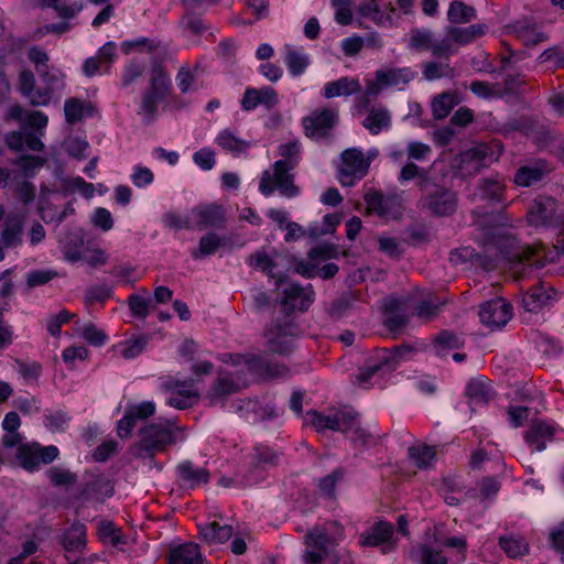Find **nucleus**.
Returning <instances> with one entry per match:
<instances>
[{
  "label": "nucleus",
  "mask_w": 564,
  "mask_h": 564,
  "mask_svg": "<svg viewBox=\"0 0 564 564\" xmlns=\"http://www.w3.org/2000/svg\"><path fill=\"white\" fill-rule=\"evenodd\" d=\"M511 316V305L500 297L485 302L479 308L480 322L492 329L505 326Z\"/></svg>",
  "instance_id": "16"
},
{
  "label": "nucleus",
  "mask_w": 564,
  "mask_h": 564,
  "mask_svg": "<svg viewBox=\"0 0 564 564\" xmlns=\"http://www.w3.org/2000/svg\"><path fill=\"white\" fill-rule=\"evenodd\" d=\"M245 386L246 383L242 382L235 373L220 375L212 389L210 398L215 400L217 398L231 394Z\"/></svg>",
  "instance_id": "41"
},
{
  "label": "nucleus",
  "mask_w": 564,
  "mask_h": 564,
  "mask_svg": "<svg viewBox=\"0 0 564 564\" xmlns=\"http://www.w3.org/2000/svg\"><path fill=\"white\" fill-rule=\"evenodd\" d=\"M142 292L144 295L131 294L128 297V305L134 317L145 319L149 315L151 299L147 296L148 291L145 289Z\"/></svg>",
  "instance_id": "52"
},
{
  "label": "nucleus",
  "mask_w": 564,
  "mask_h": 564,
  "mask_svg": "<svg viewBox=\"0 0 564 564\" xmlns=\"http://www.w3.org/2000/svg\"><path fill=\"white\" fill-rule=\"evenodd\" d=\"M278 154L281 158V167L293 171L302 159V148L297 140L288 141L278 147Z\"/></svg>",
  "instance_id": "38"
},
{
  "label": "nucleus",
  "mask_w": 564,
  "mask_h": 564,
  "mask_svg": "<svg viewBox=\"0 0 564 564\" xmlns=\"http://www.w3.org/2000/svg\"><path fill=\"white\" fill-rule=\"evenodd\" d=\"M391 124V113L381 105L371 107L362 121V126L373 135L388 131Z\"/></svg>",
  "instance_id": "28"
},
{
  "label": "nucleus",
  "mask_w": 564,
  "mask_h": 564,
  "mask_svg": "<svg viewBox=\"0 0 564 564\" xmlns=\"http://www.w3.org/2000/svg\"><path fill=\"white\" fill-rule=\"evenodd\" d=\"M351 423L352 424H351V427H349V432H347L345 434L356 445H360V446L367 445L370 442V440L372 438V435L360 426L357 414H355L352 412H351Z\"/></svg>",
  "instance_id": "58"
},
{
  "label": "nucleus",
  "mask_w": 564,
  "mask_h": 564,
  "mask_svg": "<svg viewBox=\"0 0 564 564\" xmlns=\"http://www.w3.org/2000/svg\"><path fill=\"white\" fill-rule=\"evenodd\" d=\"M58 453V448L54 445L41 446L37 443H28L19 446L17 459L23 469L34 471L41 464H50L55 460Z\"/></svg>",
  "instance_id": "11"
},
{
  "label": "nucleus",
  "mask_w": 564,
  "mask_h": 564,
  "mask_svg": "<svg viewBox=\"0 0 564 564\" xmlns=\"http://www.w3.org/2000/svg\"><path fill=\"white\" fill-rule=\"evenodd\" d=\"M98 535L101 541L110 543L111 545H118L123 542L118 528L109 521L100 522L98 527Z\"/></svg>",
  "instance_id": "63"
},
{
  "label": "nucleus",
  "mask_w": 564,
  "mask_h": 564,
  "mask_svg": "<svg viewBox=\"0 0 564 564\" xmlns=\"http://www.w3.org/2000/svg\"><path fill=\"white\" fill-rule=\"evenodd\" d=\"M172 89L170 76L162 68H153L148 86L142 90L138 104L137 115L145 124L153 123Z\"/></svg>",
  "instance_id": "1"
},
{
  "label": "nucleus",
  "mask_w": 564,
  "mask_h": 564,
  "mask_svg": "<svg viewBox=\"0 0 564 564\" xmlns=\"http://www.w3.org/2000/svg\"><path fill=\"white\" fill-rule=\"evenodd\" d=\"M335 9V21L340 25H348L352 21V0H332Z\"/></svg>",
  "instance_id": "59"
},
{
  "label": "nucleus",
  "mask_w": 564,
  "mask_h": 564,
  "mask_svg": "<svg viewBox=\"0 0 564 564\" xmlns=\"http://www.w3.org/2000/svg\"><path fill=\"white\" fill-rule=\"evenodd\" d=\"M141 446L148 453L164 449L176 441L177 432L171 421L159 422L143 427L140 432Z\"/></svg>",
  "instance_id": "9"
},
{
  "label": "nucleus",
  "mask_w": 564,
  "mask_h": 564,
  "mask_svg": "<svg viewBox=\"0 0 564 564\" xmlns=\"http://www.w3.org/2000/svg\"><path fill=\"white\" fill-rule=\"evenodd\" d=\"M169 564H203V556L195 543H184L171 549Z\"/></svg>",
  "instance_id": "30"
},
{
  "label": "nucleus",
  "mask_w": 564,
  "mask_h": 564,
  "mask_svg": "<svg viewBox=\"0 0 564 564\" xmlns=\"http://www.w3.org/2000/svg\"><path fill=\"white\" fill-rule=\"evenodd\" d=\"M414 77L415 73L410 67L378 69L375 78L367 82L360 104L367 107L369 99L379 95L384 88L404 86Z\"/></svg>",
  "instance_id": "5"
},
{
  "label": "nucleus",
  "mask_w": 564,
  "mask_h": 564,
  "mask_svg": "<svg viewBox=\"0 0 564 564\" xmlns=\"http://www.w3.org/2000/svg\"><path fill=\"white\" fill-rule=\"evenodd\" d=\"M176 476L182 486L189 489L205 485L209 480V473L207 469L195 466L189 460H184L177 465Z\"/></svg>",
  "instance_id": "23"
},
{
  "label": "nucleus",
  "mask_w": 564,
  "mask_h": 564,
  "mask_svg": "<svg viewBox=\"0 0 564 564\" xmlns=\"http://www.w3.org/2000/svg\"><path fill=\"white\" fill-rule=\"evenodd\" d=\"M243 360L247 369L250 372L259 375L264 378H282L289 372L288 368L283 365L272 364L254 356L239 357Z\"/></svg>",
  "instance_id": "25"
},
{
  "label": "nucleus",
  "mask_w": 564,
  "mask_h": 564,
  "mask_svg": "<svg viewBox=\"0 0 564 564\" xmlns=\"http://www.w3.org/2000/svg\"><path fill=\"white\" fill-rule=\"evenodd\" d=\"M281 162H274L269 169L264 170L259 178V192L270 197L278 193L285 198H294L300 195L301 189L294 183L292 171L281 167Z\"/></svg>",
  "instance_id": "4"
},
{
  "label": "nucleus",
  "mask_w": 564,
  "mask_h": 564,
  "mask_svg": "<svg viewBox=\"0 0 564 564\" xmlns=\"http://www.w3.org/2000/svg\"><path fill=\"white\" fill-rule=\"evenodd\" d=\"M37 74L44 84V86L41 87V91H44L48 95L50 102L55 95L63 91L65 87L64 74L54 67H48Z\"/></svg>",
  "instance_id": "35"
},
{
  "label": "nucleus",
  "mask_w": 564,
  "mask_h": 564,
  "mask_svg": "<svg viewBox=\"0 0 564 564\" xmlns=\"http://www.w3.org/2000/svg\"><path fill=\"white\" fill-rule=\"evenodd\" d=\"M369 170V161L360 149L351 148L341 153V162L338 169V181L343 186H352L360 181Z\"/></svg>",
  "instance_id": "8"
},
{
  "label": "nucleus",
  "mask_w": 564,
  "mask_h": 564,
  "mask_svg": "<svg viewBox=\"0 0 564 564\" xmlns=\"http://www.w3.org/2000/svg\"><path fill=\"white\" fill-rule=\"evenodd\" d=\"M80 336L90 345L100 347L106 344L107 335L104 330L88 323L80 328Z\"/></svg>",
  "instance_id": "62"
},
{
  "label": "nucleus",
  "mask_w": 564,
  "mask_h": 564,
  "mask_svg": "<svg viewBox=\"0 0 564 564\" xmlns=\"http://www.w3.org/2000/svg\"><path fill=\"white\" fill-rule=\"evenodd\" d=\"M87 110V104L77 98H69L64 105L65 119L69 124L80 121Z\"/></svg>",
  "instance_id": "54"
},
{
  "label": "nucleus",
  "mask_w": 564,
  "mask_h": 564,
  "mask_svg": "<svg viewBox=\"0 0 564 564\" xmlns=\"http://www.w3.org/2000/svg\"><path fill=\"white\" fill-rule=\"evenodd\" d=\"M130 180L135 187L144 188L153 183L154 174L147 166L135 165L132 169Z\"/></svg>",
  "instance_id": "64"
},
{
  "label": "nucleus",
  "mask_w": 564,
  "mask_h": 564,
  "mask_svg": "<svg viewBox=\"0 0 564 564\" xmlns=\"http://www.w3.org/2000/svg\"><path fill=\"white\" fill-rule=\"evenodd\" d=\"M338 111L335 108L314 110L303 119L305 134L312 139L324 138L336 124Z\"/></svg>",
  "instance_id": "12"
},
{
  "label": "nucleus",
  "mask_w": 564,
  "mask_h": 564,
  "mask_svg": "<svg viewBox=\"0 0 564 564\" xmlns=\"http://www.w3.org/2000/svg\"><path fill=\"white\" fill-rule=\"evenodd\" d=\"M393 535V525L388 522H378L368 532L359 536V543L362 546H382V553H389L393 550L391 542Z\"/></svg>",
  "instance_id": "18"
},
{
  "label": "nucleus",
  "mask_w": 564,
  "mask_h": 564,
  "mask_svg": "<svg viewBox=\"0 0 564 564\" xmlns=\"http://www.w3.org/2000/svg\"><path fill=\"white\" fill-rule=\"evenodd\" d=\"M499 154V144H478L458 155L457 167L463 176H469L498 160Z\"/></svg>",
  "instance_id": "6"
},
{
  "label": "nucleus",
  "mask_w": 564,
  "mask_h": 564,
  "mask_svg": "<svg viewBox=\"0 0 564 564\" xmlns=\"http://www.w3.org/2000/svg\"><path fill=\"white\" fill-rule=\"evenodd\" d=\"M296 334L297 327L291 322L272 325L265 333L269 349L281 355L291 352Z\"/></svg>",
  "instance_id": "14"
},
{
  "label": "nucleus",
  "mask_w": 564,
  "mask_h": 564,
  "mask_svg": "<svg viewBox=\"0 0 564 564\" xmlns=\"http://www.w3.org/2000/svg\"><path fill=\"white\" fill-rule=\"evenodd\" d=\"M394 11L395 9L391 4L383 11L379 0H365L358 7V13L364 18L370 19L377 26H395Z\"/></svg>",
  "instance_id": "20"
},
{
  "label": "nucleus",
  "mask_w": 564,
  "mask_h": 564,
  "mask_svg": "<svg viewBox=\"0 0 564 564\" xmlns=\"http://www.w3.org/2000/svg\"><path fill=\"white\" fill-rule=\"evenodd\" d=\"M161 387L169 392L166 404L172 408L184 410L198 402L199 394L193 380L180 381L169 378L162 382Z\"/></svg>",
  "instance_id": "10"
},
{
  "label": "nucleus",
  "mask_w": 564,
  "mask_h": 564,
  "mask_svg": "<svg viewBox=\"0 0 564 564\" xmlns=\"http://www.w3.org/2000/svg\"><path fill=\"white\" fill-rule=\"evenodd\" d=\"M433 40V33L430 30L415 29L410 33L409 45L415 50H426L431 52Z\"/></svg>",
  "instance_id": "55"
},
{
  "label": "nucleus",
  "mask_w": 564,
  "mask_h": 564,
  "mask_svg": "<svg viewBox=\"0 0 564 564\" xmlns=\"http://www.w3.org/2000/svg\"><path fill=\"white\" fill-rule=\"evenodd\" d=\"M278 94L275 89L270 86H265L260 89L247 88L241 100V107L246 111L253 110L258 106L272 109L278 105Z\"/></svg>",
  "instance_id": "19"
},
{
  "label": "nucleus",
  "mask_w": 564,
  "mask_h": 564,
  "mask_svg": "<svg viewBox=\"0 0 564 564\" xmlns=\"http://www.w3.org/2000/svg\"><path fill=\"white\" fill-rule=\"evenodd\" d=\"M145 337H132L127 340L120 341L115 346L117 355L124 359H133L139 356L147 346Z\"/></svg>",
  "instance_id": "49"
},
{
  "label": "nucleus",
  "mask_w": 564,
  "mask_h": 564,
  "mask_svg": "<svg viewBox=\"0 0 564 564\" xmlns=\"http://www.w3.org/2000/svg\"><path fill=\"white\" fill-rule=\"evenodd\" d=\"M145 64L139 61H130L122 70V86L128 87L142 76Z\"/></svg>",
  "instance_id": "61"
},
{
  "label": "nucleus",
  "mask_w": 564,
  "mask_h": 564,
  "mask_svg": "<svg viewBox=\"0 0 564 564\" xmlns=\"http://www.w3.org/2000/svg\"><path fill=\"white\" fill-rule=\"evenodd\" d=\"M412 349L408 346H399L393 350L379 349L371 354L362 368L356 375V382L368 388L371 378L382 376L394 370L402 361H405Z\"/></svg>",
  "instance_id": "3"
},
{
  "label": "nucleus",
  "mask_w": 564,
  "mask_h": 564,
  "mask_svg": "<svg viewBox=\"0 0 564 564\" xmlns=\"http://www.w3.org/2000/svg\"><path fill=\"white\" fill-rule=\"evenodd\" d=\"M86 544V528L74 524L67 529L63 536V546L66 551H80Z\"/></svg>",
  "instance_id": "48"
},
{
  "label": "nucleus",
  "mask_w": 564,
  "mask_h": 564,
  "mask_svg": "<svg viewBox=\"0 0 564 564\" xmlns=\"http://www.w3.org/2000/svg\"><path fill=\"white\" fill-rule=\"evenodd\" d=\"M313 302L314 291L311 284L304 288L299 283L290 282L282 289L280 304L288 314L295 310L304 312Z\"/></svg>",
  "instance_id": "13"
},
{
  "label": "nucleus",
  "mask_w": 564,
  "mask_h": 564,
  "mask_svg": "<svg viewBox=\"0 0 564 564\" xmlns=\"http://www.w3.org/2000/svg\"><path fill=\"white\" fill-rule=\"evenodd\" d=\"M343 539V528L337 522L314 527L304 539L306 550L304 564H319L329 554L330 547Z\"/></svg>",
  "instance_id": "2"
},
{
  "label": "nucleus",
  "mask_w": 564,
  "mask_h": 564,
  "mask_svg": "<svg viewBox=\"0 0 564 564\" xmlns=\"http://www.w3.org/2000/svg\"><path fill=\"white\" fill-rule=\"evenodd\" d=\"M560 252H564V248L562 251H560L556 247L554 250H546L543 245H540L538 247H525L520 256L522 261L525 260L530 265H535L538 269H540L546 262L555 261Z\"/></svg>",
  "instance_id": "32"
},
{
  "label": "nucleus",
  "mask_w": 564,
  "mask_h": 564,
  "mask_svg": "<svg viewBox=\"0 0 564 564\" xmlns=\"http://www.w3.org/2000/svg\"><path fill=\"white\" fill-rule=\"evenodd\" d=\"M457 52L453 40L448 32L446 31L445 36L442 39H434L431 53L436 57H448L449 55Z\"/></svg>",
  "instance_id": "60"
},
{
  "label": "nucleus",
  "mask_w": 564,
  "mask_h": 564,
  "mask_svg": "<svg viewBox=\"0 0 564 564\" xmlns=\"http://www.w3.org/2000/svg\"><path fill=\"white\" fill-rule=\"evenodd\" d=\"M458 102L457 93L446 91L436 96L431 106L433 117L437 120L446 118Z\"/></svg>",
  "instance_id": "43"
},
{
  "label": "nucleus",
  "mask_w": 564,
  "mask_h": 564,
  "mask_svg": "<svg viewBox=\"0 0 564 564\" xmlns=\"http://www.w3.org/2000/svg\"><path fill=\"white\" fill-rule=\"evenodd\" d=\"M64 258L68 262H77L83 258L84 241L77 235H66L59 239Z\"/></svg>",
  "instance_id": "45"
},
{
  "label": "nucleus",
  "mask_w": 564,
  "mask_h": 564,
  "mask_svg": "<svg viewBox=\"0 0 564 564\" xmlns=\"http://www.w3.org/2000/svg\"><path fill=\"white\" fill-rule=\"evenodd\" d=\"M554 427L543 421H534L524 432V441L535 452H542L546 448V443L554 436Z\"/></svg>",
  "instance_id": "22"
},
{
  "label": "nucleus",
  "mask_w": 564,
  "mask_h": 564,
  "mask_svg": "<svg viewBox=\"0 0 564 564\" xmlns=\"http://www.w3.org/2000/svg\"><path fill=\"white\" fill-rule=\"evenodd\" d=\"M463 340L455 334L448 330L441 332L433 341V351L437 356H445L448 350L459 348Z\"/></svg>",
  "instance_id": "50"
},
{
  "label": "nucleus",
  "mask_w": 564,
  "mask_h": 564,
  "mask_svg": "<svg viewBox=\"0 0 564 564\" xmlns=\"http://www.w3.org/2000/svg\"><path fill=\"white\" fill-rule=\"evenodd\" d=\"M6 142L10 149L15 151L25 149L40 151L44 147L40 137L30 131H13L6 137Z\"/></svg>",
  "instance_id": "31"
},
{
  "label": "nucleus",
  "mask_w": 564,
  "mask_h": 564,
  "mask_svg": "<svg viewBox=\"0 0 564 564\" xmlns=\"http://www.w3.org/2000/svg\"><path fill=\"white\" fill-rule=\"evenodd\" d=\"M419 206L433 216H449L457 208V197L453 191L435 186L421 197Z\"/></svg>",
  "instance_id": "7"
},
{
  "label": "nucleus",
  "mask_w": 564,
  "mask_h": 564,
  "mask_svg": "<svg viewBox=\"0 0 564 564\" xmlns=\"http://www.w3.org/2000/svg\"><path fill=\"white\" fill-rule=\"evenodd\" d=\"M282 55L289 73L293 77L304 74L311 63L310 56L303 50L289 44L283 46Z\"/></svg>",
  "instance_id": "29"
},
{
  "label": "nucleus",
  "mask_w": 564,
  "mask_h": 564,
  "mask_svg": "<svg viewBox=\"0 0 564 564\" xmlns=\"http://www.w3.org/2000/svg\"><path fill=\"white\" fill-rule=\"evenodd\" d=\"M361 89L358 79L344 76L336 80L327 82L322 90V96L326 99L335 97H349L359 93Z\"/></svg>",
  "instance_id": "26"
},
{
  "label": "nucleus",
  "mask_w": 564,
  "mask_h": 564,
  "mask_svg": "<svg viewBox=\"0 0 564 564\" xmlns=\"http://www.w3.org/2000/svg\"><path fill=\"white\" fill-rule=\"evenodd\" d=\"M365 202L369 212L382 217L393 216L391 208L394 200L392 198L384 197L381 193L371 191L365 195Z\"/></svg>",
  "instance_id": "42"
},
{
  "label": "nucleus",
  "mask_w": 564,
  "mask_h": 564,
  "mask_svg": "<svg viewBox=\"0 0 564 564\" xmlns=\"http://www.w3.org/2000/svg\"><path fill=\"white\" fill-rule=\"evenodd\" d=\"M476 18V11L460 1H454L449 4L447 19L451 23L463 24L468 23Z\"/></svg>",
  "instance_id": "51"
},
{
  "label": "nucleus",
  "mask_w": 564,
  "mask_h": 564,
  "mask_svg": "<svg viewBox=\"0 0 564 564\" xmlns=\"http://www.w3.org/2000/svg\"><path fill=\"white\" fill-rule=\"evenodd\" d=\"M225 243L224 237L208 232L199 239L198 247L192 250L191 254L195 260L203 259L216 253Z\"/></svg>",
  "instance_id": "39"
},
{
  "label": "nucleus",
  "mask_w": 564,
  "mask_h": 564,
  "mask_svg": "<svg viewBox=\"0 0 564 564\" xmlns=\"http://www.w3.org/2000/svg\"><path fill=\"white\" fill-rule=\"evenodd\" d=\"M42 7L53 8L63 18H73L82 10V4H67L66 0H39Z\"/></svg>",
  "instance_id": "56"
},
{
  "label": "nucleus",
  "mask_w": 564,
  "mask_h": 564,
  "mask_svg": "<svg viewBox=\"0 0 564 564\" xmlns=\"http://www.w3.org/2000/svg\"><path fill=\"white\" fill-rule=\"evenodd\" d=\"M556 202L550 197H539L533 200L528 212V220L534 227L552 226L557 223Z\"/></svg>",
  "instance_id": "17"
},
{
  "label": "nucleus",
  "mask_w": 564,
  "mask_h": 564,
  "mask_svg": "<svg viewBox=\"0 0 564 564\" xmlns=\"http://www.w3.org/2000/svg\"><path fill=\"white\" fill-rule=\"evenodd\" d=\"M551 296L544 284L539 283L532 286L522 299V305L527 312H538L541 307L546 305Z\"/></svg>",
  "instance_id": "40"
},
{
  "label": "nucleus",
  "mask_w": 564,
  "mask_h": 564,
  "mask_svg": "<svg viewBox=\"0 0 564 564\" xmlns=\"http://www.w3.org/2000/svg\"><path fill=\"white\" fill-rule=\"evenodd\" d=\"M194 228L220 227L225 220V214L220 206L210 204L197 206L191 210Z\"/></svg>",
  "instance_id": "21"
},
{
  "label": "nucleus",
  "mask_w": 564,
  "mask_h": 564,
  "mask_svg": "<svg viewBox=\"0 0 564 564\" xmlns=\"http://www.w3.org/2000/svg\"><path fill=\"white\" fill-rule=\"evenodd\" d=\"M409 456L419 468H430L435 463L436 452L433 446L420 444L409 448Z\"/></svg>",
  "instance_id": "47"
},
{
  "label": "nucleus",
  "mask_w": 564,
  "mask_h": 564,
  "mask_svg": "<svg viewBox=\"0 0 564 564\" xmlns=\"http://www.w3.org/2000/svg\"><path fill=\"white\" fill-rule=\"evenodd\" d=\"M415 557L420 564H448V557L442 550L427 545H421L415 551Z\"/></svg>",
  "instance_id": "53"
},
{
  "label": "nucleus",
  "mask_w": 564,
  "mask_h": 564,
  "mask_svg": "<svg viewBox=\"0 0 564 564\" xmlns=\"http://www.w3.org/2000/svg\"><path fill=\"white\" fill-rule=\"evenodd\" d=\"M549 171L544 161H535L520 167L514 175V183L520 186H531L542 180Z\"/></svg>",
  "instance_id": "33"
},
{
  "label": "nucleus",
  "mask_w": 564,
  "mask_h": 564,
  "mask_svg": "<svg viewBox=\"0 0 564 564\" xmlns=\"http://www.w3.org/2000/svg\"><path fill=\"white\" fill-rule=\"evenodd\" d=\"M466 395L471 406L481 405L490 400V388L485 380L473 379L466 386Z\"/></svg>",
  "instance_id": "46"
},
{
  "label": "nucleus",
  "mask_w": 564,
  "mask_h": 564,
  "mask_svg": "<svg viewBox=\"0 0 564 564\" xmlns=\"http://www.w3.org/2000/svg\"><path fill=\"white\" fill-rule=\"evenodd\" d=\"M19 91L34 106L48 105V95L35 87V77L29 69H23L19 75Z\"/></svg>",
  "instance_id": "27"
},
{
  "label": "nucleus",
  "mask_w": 564,
  "mask_h": 564,
  "mask_svg": "<svg viewBox=\"0 0 564 564\" xmlns=\"http://www.w3.org/2000/svg\"><path fill=\"white\" fill-rule=\"evenodd\" d=\"M499 545L507 556L517 558L529 552V545L522 536L508 534L499 538Z\"/></svg>",
  "instance_id": "44"
},
{
  "label": "nucleus",
  "mask_w": 564,
  "mask_h": 564,
  "mask_svg": "<svg viewBox=\"0 0 564 564\" xmlns=\"http://www.w3.org/2000/svg\"><path fill=\"white\" fill-rule=\"evenodd\" d=\"M64 147L66 152L77 160H84L88 155L89 144L85 139L69 137L65 140Z\"/></svg>",
  "instance_id": "57"
},
{
  "label": "nucleus",
  "mask_w": 564,
  "mask_h": 564,
  "mask_svg": "<svg viewBox=\"0 0 564 564\" xmlns=\"http://www.w3.org/2000/svg\"><path fill=\"white\" fill-rule=\"evenodd\" d=\"M278 253L274 250H267L264 248L254 251L247 263L253 269L260 270L265 273L270 278H274V269L276 268V258Z\"/></svg>",
  "instance_id": "37"
},
{
  "label": "nucleus",
  "mask_w": 564,
  "mask_h": 564,
  "mask_svg": "<svg viewBox=\"0 0 564 564\" xmlns=\"http://www.w3.org/2000/svg\"><path fill=\"white\" fill-rule=\"evenodd\" d=\"M215 143L218 147H220L224 151L231 153L235 156L245 153L250 147V143L248 141L239 138L229 129H224L219 131L215 139Z\"/></svg>",
  "instance_id": "34"
},
{
  "label": "nucleus",
  "mask_w": 564,
  "mask_h": 564,
  "mask_svg": "<svg viewBox=\"0 0 564 564\" xmlns=\"http://www.w3.org/2000/svg\"><path fill=\"white\" fill-rule=\"evenodd\" d=\"M200 536L210 544H218L228 541L232 535V528L229 524H220L212 521L199 525Z\"/></svg>",
  "instance_id": "36"
},
{
  "label": "nucleus",
  "mask_w": 564,
  "mask_h": 564,
  "mask_svg": "<svg viewBox=\"0 0 564 564\" xmlns=\"http://www.w3.org/2000/svg\"><path fill=\"white\" fill-rule=\"evenodd\" d=\"M511 32L525 45L533 46L546 40V35L539 30L535 21L528 17L517 20L511 25Z\"/></svg>",
  "instance_id": "24"
},
{
  "label": "nucleus",
  "mask_w": 564,
  "mask_h": 564,
  "mask_svg": "<svg viewBox=\"0 0 564 564\" xmlns=\"http://www.w3.org/2000/svg\"><path fill=\"white\" fill-rule=\"evenodd\" d=\"M306 422L312 424L317 432L330 430L347 433L352 424L350 411H337L332 414H322L317 411H311L306 414Z\"/></svg>",
  "instance_id": "15"
}]
</instances>
